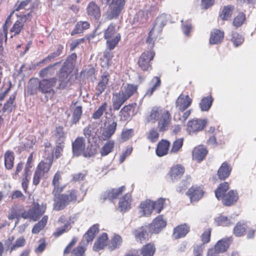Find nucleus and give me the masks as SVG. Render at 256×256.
<instances>
[{"label": "nucleus", "mask_w": 256, "mask_h": 256, "mask_svg": "<svg viewBox=\"0 0 256 256\" xmlns=\"http://www.w3.org/2000/svg\"><path fill=\"white\" fill-rule=\"evenodd\" d=\"M104 38L106 40L107 48L111 50H114L120 40L121 36L116 29V25L110 24L104 32Z\"/></svg>", "instance_id": "7ed1b4c3"}, {"label": "nucleus", "mask_w": 256, "mask_h": 256, "mask_svg": "<svg viewBox=\"0 0 256 256\" xmlns=\"http://www.w3.org/2000/svg\"><path fill=\"white\" fill-rule=\"evenodd\" d=\"M165 200V198H160L158 200L154 202V210L156 213H160L164 208Z\"/></svg>", "instance_id": "e2e57ef3"}, {"label": "nucleus", "mask_w": 256, "mask_h": 256, "mask_svg": "<svg viewBox=\"0 0 256 256\" xmlns=\"http://www.w3.org/2000/svg\"><path fill=\"white\" fill-rule=\"evenodd\" d=\"M215 222L217 225L222 226H228L233 223L231 219L222 215L216 218Z\"/></svg>", "instance_id": "864d4df0"}, {"label": "nucleus", "mask_w": 256, "mask_h": 256, "mask_svg": "<svg viewBox=\"0 0 256 256\" xmlns=\"http://www.w3.org/2000/svg\"><path fill=\"white\" fill-rule=\"evenodd\" d=\"M33 8L34 6L32 0H24L16 6L15 10L19 11L22 10H26L28 11V12H30V15L32 16Z\"/></svg>", "instance_id": "f704fd0d"}, {"label": "nucleus", "mask_w": 256, "mask_h": 256, "mask_svg": "<svg viewBox=\"0 0 256 256\" xmlns=\"http://www.w3.org/2000/svg\"><path fill=\"white\" fill-rule=\"evenodd\" d=\"M136 103H132L125 106L120 112V120L122 121H125L130 118V112L132 109L136 108Z\"/></svg>", "instance_id": "c85d7f7f"}, {"label": "nucleus", "mask_w": 256, "mask_h": 256, "mask_svg": "<svg viewBox=\"0 0 256 256\" xmlns=\"http://www.w3.org/2000/svg\"><path fill=\"white\" fill-rule=\"evenodd\" d=\"M208 154L206 148L202 145L196 147L192 151V158L194 160L198 162L202 161Z\"/></svg>", "instance_id": "6ab92c4d"}, {"label": "nucleus", "mask_w": 256, "mask_h": 256, "mask_svg": "<svg viewBox=\"0 0 256 256\" xmlns=\"http://www.w3.org/2000/svg\"><path fill=\"white\" fill-rule=\"evenodd\" d=\"M14 154L11 151H7L4 154V164L6 169L10 170L14 166Z\"/></svg>", "instance_id": "a18cd8bd"}, {"label": "nucleus", "mask_w": 256, "mask_h": 256, "mask_svg": "<svg viewBox=\"0 0 256 256\" xmlns=\"http://www.w3.org/2000/svg\"><path fill=\"white\" fill-rule=\"evenodd\" d=\"M245 20V15L243 13H240L234 18L232 22L233 26L238 28L244 24Z\"/></svg>", "instance_id": "bf43d9fd"}, {"label": "nucleus", "mask_w": 256, "mask_h": 256, "mask_svg": "<svg viewBox=\"0 0 256 256\" xmlns=\"http://www.w3.org/2000/svg\"><path fill=\"white\" fill-rule=\"evenodd\" d=\"M192 112V110H188L184 112L182 117L180 116V114H175L174 116V119L175 121H180L184 123L189 117Z\"/></svg>", "instance_id": "0e129e2a"}, {"label": "nucleus", "mask_w": 256, "mask_h": 256, "mask_svg": "<svg viewBox=\"0 0 256 256\" xmlns=\"http://www.w3.org/2000/svg\"><path fill=\"white\" fill-rule=\"evenodd\" d=\"M56 83V78H55L50 79H43L40 81L38 90L43 94H54V87Z\"/></svg>", "instance_id": "1a4fd4ad"}, {"label": "nucleus", "mask_w": 256, "mask_h": 256, "mask_svg": "<svg viewBox=\"0 0 256 256\" xmlns=\"http://www.w3.org/2000/svg\"><path fill=\"white\" fill-rule=\"evenodd\" d=\"M44 152V157L46 159V161H41L36 168L44 174L48 172L52 163L53 150L48 142L45 144Z\"/></svg>", "instance_id": "423d86ee"}, {"label": "nucleus", "mask_w": 256, "mask_h": 256, "mask_svg": "<svg viewBox=\"0 0 256 256\" xmlns=\"http://www.w3.org/2000/svg\"><path fill=\"white\" fill-rule=\"evenodd\" d=\"M82 114V107L80 106H76L74 109L72 115L71 122L72 124H76L80 120Z\"/></svg>", "instance_id": "5fc2aeb1"}, {"label": "nucleus", "mask_w": 256, "mask_h": 256, "mask_svg": "<svg viewBox=\"0 0 256 256\" xmlns=\"http://www.w3.org/2000/svg\"><path fill=\"white\" fill-rule=\"evenodd\" d=\"M230 40L235 47H238L243 43L244 38L238 32H232L231 34Z\"/></svg>", "instance_id": "49530a36"}, {"label": "nucleus", "mask_w": 256, "mask_h": 256, "mask_svg": "<svg viewBox=\"0 0 256 256\" xmlns=\"http://www.w3.org/2000/svg\"><path fill=\"white\" fill-rule=\"evenodd\" d=\"M66 66H64L60 70L59 74V84L56 86L57 89H64L70 86V71L66 70Z\"/></svg>", "instance_id": "f8f14e48"}, {"label": "nucleus", "mask_w": 256, "mask_h": 256, "mask_svg": "<svg viewBox=\"0 0 256 256\" xmlns=\"http://www.w3.org/2000/svg\"><path fill=\"white\" fill-rule=\"evenodd\" d=\"M232 241V238L220 240L216 244L214 248L209 250L207 256H218L220 253L224 252L226 250Z\"/></svg>", "instance_id": "0eeeda50"}, {"label": "nucleus", "mask_w": 256, "mask_h": 256, "mask_svg": "<svg viewBox=\"0 0 256 256\" xmlns=\"http://www.w3.org/2000/svg\"><path fill=\"white\" fill-rule=\"evenodd\" d=\"M16 98V94L12 95L6 103L4 105L3 107V110L4 112H10L14 106V102Z\"/></svg>", "instance_id": "4d7b16f0"}, {"label": "nucleus", "mask_w": 256, "mask_h": 256, "mask_svg": "<svg viewBox=\"0 0 256 256\" xmlns=\"http://www.w3.org/2000/svg\"><path fill=\"white\" fill-rule=\"evenodd\" d=\"M72 150L74 156H76L82 155L85 158H90L94 156L96 154L94 150L89 148L88 147L86 148L85 140L80 136L78 137L72 143Z\"/></svg>", "instance_id": "f03ea898"}, {"label": "nucleus", "mask_w": 256, "mask_h": 256, "mask_svg": "<svg viewBox=\"0 0 256 256\" xmlns=\"http://www.w3.org/2000/svg\"><path fill=\"white\" fill-rule=\"evenodd\" d=\"M108 82V78L107 76H102L98 85V95L101 94L106 88Z\"/></svg>", "instance_id": "6e6d98bb"}, {"label": "nucleus", "mask_w": 256, "mask_h": 256, "mask_svg": "<svg viewBox=\"0 0 256 256\" xmlns=\"http://www.w3.org/2000/svg\"><path fill=\"white\" fill-rule=\"evenodd\" d=\"M231 170L232 167L230 164L226 162H223L218 171V178L224 180L230 176Z\"/></svg>", "instance_id": "cd10ccee"}, {"label": "nucleus", "mask_w": 256, "mask_h": 256, "mask_svg": "<svg viewBox=\"0 0 256 256\" xmlns=\"http://www.w3.org/2000/svg\"><path fill=\"white\" fill-rule=\"evenodd\" d=\"M124 190V186H122L118 188L108 190L103 194L102 196L104 200H112L116 198Z\"/></svg>", "instance_id": "aec40b11"}, {"label": "nucleus", "mask_w": 256, "mask_h": 256, "mask_svg": "<svg viewBox=\"0 0 256 256\" xmlns=\"http://www.w3.org/2000/svg\"><path fill=\"white\" fill-rule=\"evenodd\" d=\"M224 32L219 30H214L210 33V43L211 44H218L222 41Z\"/></svg>", "instance_id": "bb28decb"}, {"label": "nucleus", "mask_w": 256, "mask_h": 256, "mask_svg": "<svg viewBox=\"0 0 256 256\" xmlns=\"http://www.w3.org/2000/svg\"><path fill=\"white\" fill-rule=\"evenodd\" d=\"M238 198L237 192L234 190H231L221 198L222 199V203L224 205L230 206L236 202Z\"/></svg>", "instance_id": "5701e85b"}, {"label": "nucleus", "mask_w": 256, "mask_h": 256, "mask_svg": "<svg viewBox=\"0 0 256 256\" xmlns=\"http://www.w3.org/2000/svg\"><path fill=\"white\" fill-rule=\"evenodd\" d=\"M25 242L26 240L24 237L22 236L16 240L14 244L12 245L10 248V252H12L16 248L23 246L24 245Z\"/></svg>", "instance_id": "69168bd1"}, {"label": "nucleus", "mask_w": 256, "mask_h": 256, "mask_svg": "<svg viewBox=\"0 0 256 256\" xmlns=\"http://www.w3.org/2000/svg\"><path fill=\"white\" fill-rule=\"evenodd\" d=\"M152 13H153L152 9L150 10L149 8H146L144 10L140 11L136 14V17L138 20L143 22L148 17V14L150 15Z\"/></svg>", "instance_id": "603ef678"}, {"label": "nucleus", "mask_w": 256, "mask_h": 256, "mask_svg": "<svg viewBox=\"0 0 256 256\" xmlns=\"http://www.w3.org/2000/svg\"><path fill=\"white\" fill-rule=\"evenodd\" d=\"M108 235L106 233H103L98 237L95 242L93 249L96 251H98L103 249L106 246L108 242Z\"/></svg>", "instance_id": "7c9ffc66"}, {"label": "nucleus", "mask_w": 256, "mask_h": 256, "mask_svg": "<svg viewBox=\"0 0 256 256\" xmlns=\"http://www.w3.org/2000/svg\"><path fill=\"white\" fill-rule=\"evenodd\" d=\"M132 202L131 195L129 193L126 194L122 196L119 200L118 209L122 212H125L130 208Z\"/></svg>", "instance_id": "4be33fe9"}, {"label": "nucleus", "mask_w": 256, "mask_h": 256, "mask_svg": "<svg viewBox=\"0 0 256 256\" xmlns=\"http://www.w3.org/2000/svg\"><path fill=\"white\" fill-rule=\"evenodd\" d=\"M233 10V6H224L220 15V18L224 20H229L232 14Z\"/></svg>", "instance_id": "de8ad7c7"}, {"label": "nucleus", "mask_w": 256, "mask_h": 256, "mask_svg": "<svg viewBox=\"0 0 256 256\" xmlns=\"http://www.w3.org/2000/svg\"><path fill=\"white\" fill-rule=\"evenodd\" d=\"M116 126L117 123L114 121L108 126L102 132V139L104 140H108L114 134Z\"/></svg>", "instance_id": "473e14b6"}, {"label": "nucleus", "mask_w": 256, "mask_h": 256, "mask_svg": "<svg viewBox=\"0 0 256 256\" xmlns=\"http://www.w3.org/2000/svg\"><path fill=\"white\" fill-rule=\"evenodd\" d=\"M183 144V138L176 139L172 144L171 149V152L174 153L177 152L182 147Z\"/></svg>", "instance_id": "774afa93"}, {"label": "nucleus", "mask_w": 256, "mask_h": 256, "mask_svg": "<svg viewBox=\"0 0 256 256\" xmlns=\"http://www.w3.org/2000/svg\"><path fill=\"white\" fill-rule=\"evenodd\" d=\"M100 0L102 4H110L109 10L106 13V18L108 20L116 18L119 16L125 4V0Z\"/></svg>", "instance_id": "20e7f679"}, {"label": "nucleus", "mask_w": 256, "mask_h": 256, "mask_svg": "<svg viewBox=\"0 0 256 256\" xmlns=\"http://www.w3.org/2000/svg\"><path fill=\"white\" fill-rule=\"evenodd\" d=\"M138 90V86L134 84H127L120 90L128 100Z\"/></svg>", "instance_id": "2f4dec72"}, {"label": "nucleus", "mask_w": 256, "mask_h": 256, "mask_svg": "<svg viewBox=\"0 0 256 256\" xmlns=\"http://www.w3.org/2000/svg\"><path fill=\"white\" fill-rule=\"evenodd\" d=\"M71 228V226L69 224H66L62 227L58 228L54 232V235L56 237H58L64 232L68 231Z\"/></svg>", "instance_id": "338daca9"}, {"label": "nucleus", "mask_w": 256, "mask_h": 256, "mask_svg": "<svg viewBox=\"0 0 256 256\" xmlns=\"http://www.w3.org/2000/svg\"><path fill=\"white\" fill-rule=\"evenodd\" d=\"M128 100L124 95L120 91L116 93L112 98V106L114 110H118L122 105Z\"/></svg>", "instance_id": "b1692460"}, {"label": "nucleus", "mask_w": 256, "mask_h": 256, "mask_svg": "<svg viewBox=\"0 0 256 256\" xmlns=\"http://www.w3.org/2000/svg\"><path fill=\"white\" fill-rule=\"evenodd\" d=\"M114 142L113 140L107 141L100 150V154L101 156H106L110 153L114 149Z\"/></svg>", "instance_id": "58836bf2"}, {"label": "nucleus", "mask_w": 256, "mask_h": 256, "mask_svg": "<svg viewBox=\"0 0 256 256\" xmlns=\"http://www.w3.org/2000/svg\"><path fill=\"white\" fill-rule=\"evenodd\" d=\"M149 227L142 226L140 228L135 232V236L138 241L142 242V241L148 238L149 236Z\"/></svg>", "instance_id": "c756f323"}, {"label": "nucleus", "mask_w": 256, "mask_h": 256, "mask_svg": "<svg viewBox=\"0 0 256 256\" xmlns=\"http://www.w3.org/2000/svg\"><path fill=\"white\" fill-rule=\"evenodd\" d=\"M122 242V239L120 236H114L112 239V246H109L110 250H112L115 248H118L119 246L121 245Z\"/></svg>", "instance_id": "052dcab7"}, {"label": "nucleus", "mask_w": 256, "mask_h": 256, "mask_svg": "<svg viewBox=\"0 0 256 256\" xmlns=\"http://www.w3.org/2000/svg\"><path fill=\"white\" fill-rule=\"evenodd\" d=\"M212 102L213 99L210 96L202 98L199 104L200 110L202 112L208 111L212 105Z\"/></svg>", "instance_id": "c9c22d12"}, {"label": "nucleus", "mask_w": 256, "mask_h": 256, "mask_svg": "<svg viewBox=\"0 0 256 256\" xmlns=\"http://www.w3.org/2000/svg\"><path fill=\"white\" fill-rule=\"evenodd\" d=\"M86 13L91 18L98 20L101 16V12L99 6L94 2H90L86 7Z\"/></svg>", "instance_id": "2eb2a0df"}, {"label": "nucleus", "mask_w": 256, "mask_h": 256, "mask_svg": "<svg viewBox=\"0 0 256 256\" xmlns=\"http://www.w3.org/2000/svg\"><path fill=\"white\" fill-rule=\"evenodd\" d=\"M148 122H158V128L160 132H164L168 128L171 120L170 112L160 106H154L152 109L147 117Z\"/></svg>", "instance_id": "f257e3e1"}, {"label": "nucleus", "mask_w": 256, "mask_h": 256, "mask_svg": "<svg viewBox=\"0 0 256 256\" xmlns=\"http://www.w3.org/2000/svg\"><path fill=\"white\" fill-rule=\"evenodd\" d=\"M154 210V202L147 199L142 202L139 206V212L141 216H148Z\"/></svg>", "instance_id": "dca6fc26"}, {"label": "nucleus", "mask_w": 256, "mask_h": 256, "mask_svg": "<svg viewBox=\"0 0 256 256\" xmlns=\"http://www.w3.org/2000/svg\"><path fill=\"white\" fill-rule=\"evenodd\" d=\"M229 185L226 182L220 184L215 190V195L218 200L224 196V194L228 190Z\"/></svg>", "instance_id": "37998d69"}, {"label": "nucleus", "mask_w": 256, "mask_h": 256, "mask_svg": "<svg viewBox=\"0 0 256 256\" xmlns=\"http://www.w3.org/2000/svg\"><path fill=\"white\" fill-rule=\"evenodd\" d=\"M62 180V177L60 172H57L53 178L52 184L54 186L53 193L56 196V194H59L61 192L64 188V186L60 185V180Z\"/></svg>", "instance_id": "a878e982"}, {"label": "nucleus", "mask_w": 256, "mask_h": 256, "mask_svg": "<svg viewBox=\"0 0 256 256\" xmlns=\"http://www.w3.org/2000/svg\"><path fill=\"white\" fill-rule=\"evenodd\" d=\"M170 143L168 141L162 140L158 144L156 148V154L158 156H162L166 155L168 151Z\"/></svg>", "instance_id": "393cba45"}, {"label": "nucleus", "mask_w": 256, "mask_h": 256, "mask_svg": "<svg viewBox=\"0 0 256 256\" xmlns=\"http://www.w3.org/2000/svg\"><path fill=\"white\" fill-rule=\"evenodd\" d=\"M54 201L55 203L54 207V209L56 210H62L68 204L65 198H64L63 194L60 196L58 198H56Z\"/></svg>", "instance_id": "79ce46f5"}, {"label": "nucleus", "mask_w": 256, "mask_h": 256, "mask_svg": "<svg viewBox=\"0 0 256 256\" xmlns=\"http://www.w3.org/2000/svg\"><path fill=\"white\" fill-rule=\"evenodd\" d=\"M98 232V225L94 224L90 227L87 232L84 235V238L88 242H92L96 234Z\"/></svg>", "instance_id": "c03bdc74"}, {"label": "nucleus", "mask_w": 256, "mask_h": 256, "mask_svg": "<svg viewBox=\"0 0 256 256\" xmlns=\"http://www.w3.org/2000/svg\"><path fill=\"white\" fill-rule=\"evenodd\" d=\"M68 204L77 200L78 192L76 190H71L68 194H63Z\"/></svg>", "instance_id": "680f3d73"}, {"label": "nucleus", "mask_w": 256, "mask_h": 256, "mask_svg": "<svg viewBox=\"0 0 256 256\" xmlns=\"http://www.w3.org/2000/svg\"><path fill=\"white\" fill-rule=\"evenodd\" d=\"M62 49L63 48L62 46H59L55 52L49 54L47 57L43 59L39 63L44 64L51 61L52 60L56 57H58L60 54Z\"/></svg>", "instance_id": "3c124183"}, {"label": "nucleus", "mask_w": 256, "mask_h": 256, "mask_svg": "<svg viewBox=\"0 0 256 256\" xmlns=\"http://www.w3.org/2000/svg\"><path fill=\"white\" fill-rule=\"evenodd\" d=\"M17 16L19 18L15 22L10 30V32H14V36L20 33L23 28L24 24L28 20H30L32 18L30 12L26 14L24 13V14H18Z\"/></svg>", "instance_id": "9b49d317"}, {"label": "nucleus", "mask_w": 256, "mask_h": 256, "mask_svg": "<svg viewBox=\"0 0 256 256\" xmlns=\"http://www.w3.org/2000/svg\"><path fill=\"white\" fill-rule=\"evenodd\" d=\"M90 24L87 21H80L77 22L74 29L72 32L71 34L74 35L77 34H80L84 30L90 28Z\"/></svg>", "instance_id": "e433bc0d"}, {"label": "nucleus", "mask_w": 256, "mask_h": 256, "mask_svg": "<svg viewBox=\"0 0 256 256\" xmlns=\"http://www.w3.org/2000/svg\"><path fill=\"white\" fill-rule=\"evenodd\" d=\"M30 210L32 211L33 215L36 217V221L40 216H42L44 214L46 210V207L42 206H40L38 204H34V206L30 209Z\"/></svg>", "instance_id": "09e8293b"}, {"label": "nucleus", "mask_w": 256, "mask_h": 256, "mask_svg": "<svg viewBox=\"0 0 256 256\" xmlns=\"http://www.w3.org/2000/svg\"><path fill=\"white\" fill-rule=\"evenodd\" d=\"M166 22V16L164 14H162L157 18L152 30L148 34V36L146 41L150 48L154 46V42L156 40L158 34L162 31Z\"/></svg>", "instance_id": "39448f33"}, {"label": "nucleus", "mask_w": 256, "mask_h": 256, "mask_svg": "<svg viewBox=\"0 0 256 256\" xmlns=\"http://www.w3.org/2000/svg\"><path fill=\"white\" fill-rule=\"evenodd\" d=\"M166 225V221L163 219L162 216H157L148 226L149 232L150 233H158Z\"/></svg>", "instance_id": "ddd939ff"}, {"label": "nucleus", "mask_w": 256, "mask_h": 256, "mask_svg": "<svg viewBox=\"0 0 256 256\" xmlns=\"http://www.w3.org/2000/svg\"><path fill=\"white\" fill-rule=\"evenodd\" d=\"M192 102V100L188 95L182 94L176 100V106L179 110L184 112L190 106Z\"/></svg>", "instance_id": "4468645a"}, {"label": "nucleus", "mask_w": 256, "mask_h": 256, "mask_svg": "<svg viewBox=\"0 0 256 256\" xmlns=\"http://www.w3.org/2000/svg\"><path fill=\"white\" fill-rule=\"evenodd\" d=\"M160 84L161 81L159 78L154 77L150 84V88L146 90L145 96L150 97L156 89L160 86Z\"/></svg>", "instance_id": "72a5a7b5"}, {"label": "nucleus", "mask_w": 256, "mask_h": 256, "mask_svg": "<svg viewBox=\"0 0 256 256\" xmlns=\"http://www.w3.org/2000/svg\"><path fill=\"white\" fill-rule=\"evenodd\" d=\"M54 138L56 144H64L66 140V133L62 127L58 126L56 128Z\"/></svg>", "instance_id": "ea45409f"}, {"label": "nucleus", "mask_w": 256, "mask_h": 256, "mask_svg": "<svg viewBox=\"0 0 256 256\" xmlns=\"http://www.w3.org/2000/svg\"><path fill=\"white\" fill-rule=\"evenodd\" d=\"M48 219V216H44L40 221L34 225L32 230V232L33 234H38L46 225Z\"/></svg>", "instance_id": "8fccbe9b"}, {"label": "nucleus", "mask_w": 256, "mask_h": 256, "mask_svg": "<svg viewBox=\"0 0 256 256\" xmlns=\"http://www.w3.org/2000/svg\"><path fill=\"white\" fill-rule=\"evenodd\" d=\"M184 168L181 164H176L172 168L169 172L170 179L172 182L180 178L184 172Z\"/></svg>", "instance_id": "412c9836"}, {"label": "nucleus", "mask_w": 256, "mask_h": 256, "mask_svg": "<svg viewBox=\"0 0 256 256\" xmlns=\"http://www.w3.org/2000/svg\"><path fill=\"white\" fill-rule=\"evenodd\" d=\"M154 54L152 50L144 52L142 54L139 58L138 64L142 70L147 71L151 69L150 62L153 59Z\"/></svg>", "instance_id": "9d476101"}, {"label": "nucleus", "mask_w": 256, "mask_h": 256, "mask_svg": "<svg viewBox=\"0 0 256 256\" xmlns=\"http://www.w3.org/2000/svg\"><path fill=\"white\" fill-rule=\"evenodd\" d=\"M156 252L155 246L153 243H148L144 245L141 249L142 256H153Z\"/></svg>", "instance_id": "4c0bfd02"}, {"label": "nucleus", "mask_w": 256, "mask_h": 256, "mask_svg": "<svg viewBox=\"0 0 256 256\" xmlns=\"http://www.w3.org/2000/svg\"><path fill=\"white\" fill-rule=\"evenodd\" d=\"M186 194L191 202H197L202 197L204 190L200 186H193L188 190Z\"/></svg>", "instance_id": "f3484780"}, {"label": "nucleus", "mask_w": 256, "mask_h": 256, "mask_svg": "<svg viewBox=\"0 0 256 256\" xmlns=\"http://www.w3.org/2000/svg\"><path fill=\"white\" fill-rule=\"evenodd\" d=\"M107 103L104 102L96 110L93 114L92 118L94 120L100 118L104 112L106 110L107 108Z\"/></svg>", "instance_id": "13d9d810"}, {"label": "nucleus", "mask_w": 256, "mask_h": 256, "mask_svg": "<svg viewBox=\"0 0 256 256\" xmlns=\"http://www.w3.org/2000/svg\"><path fill=\"white\" fill-rule=\"evenodd\" d=\"M206 124V120L193 118L188 121L186 130L190 134H193L202 130Z\"/></svg>", "instance_id": "6e6552de"}, {"label": "nucleus", "mask_w": 256, "mask_h": 256, "mask_svg": "<svg viewBox=\"0 0 256 256\" xmlns=\"http://www.w3.org/2000/svg\"><path fill=\"white\" fill-rule=\"evenodd\" d=\"M190 230V226L186 224L179 225L174 229L173 236L175 239L183 238L188 234Z\"/></svg>", "instance_id": "a211bd4d"}, {"label": "nucleus", "mask_w": 256, "mask_h": 256, "mask_svg": "<svg viewBox=\"0 0 256 256\" xmlns=\"http://www.w3.org/2000/svg\"><path fill=\"white\" fill-rule=\"evenodd\" d=\"M247 228L248 226L246 223L238 222L234 228V234L236 236H242L245 234Z\"/></svg>", "instance_id": "a19ab883"}]
</instances>
